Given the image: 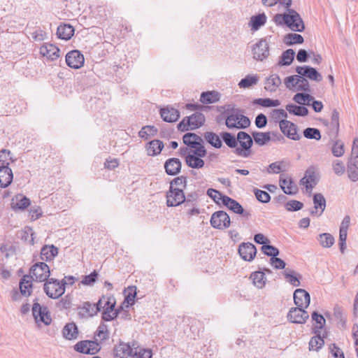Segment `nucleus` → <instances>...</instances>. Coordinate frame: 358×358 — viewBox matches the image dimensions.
I'll use <instances>...</instances> for the list:
<instances>
[{
  "mask_svg": "<svg viewBox=\"0 0 358 358\" xmlns=\"http://www.w3.org/2000/svg\"><path fill=\"white\" fill-rule=\"evenodd\" d=\"M288 13H278L273 17V21L277 25L287 26L292 31L302 32L305 25L300 15L294 9L287 10Z\"/></svg>",
  "mask_w": 358,
  "mask_h": 358,
  "instance_id": "f257e3e1",
  "label": "nucleus"
},
{
  "mask_svg": "<svg viewBox=\"0 0 358 358\" xmlns=\"http://www.w3.org/2000/svg\"><path fill=\"white\" fill-rule=\"evenodd\" d=\"M11 154L9 150H0V187L6 188L11 185L13 180V173L6 160Z\"/></svg>",
  "mask_w": 358,
  "mask_h": 358,
  "instance_id": "f03ea898",
  "label": "nucleus"
},
{
  "mask_svg": "<svg viewBox=\"0 0 358 358\" xmlns=\"http://www.w3.org/2000/svg\"><path fill=\"white\" fill-rule=\"evenodd\" d=\"M205 116L202 113L195 112L190 116L184 117L178 124V129L180 131L194 130L200 128L205 123Z\"/></svg>",
  "mask_w": 358,
  "mask_h": 358,
  "instance_id": "7ed1b4c3",
  "label": "nucleus"
},
{
  "mask_svg": "<svg viewBox=\"0 0 358 358\" xmlns=\"http://www.w3.org/2000/svg\"><path fill=\"white\" fill-rule=\"evenodd\" d=\"M238 144L234 153L240 157H248L252 154V147L253 145L252 136H250L247 132L241 131L238 132Z\"/></svg>",
  "mask_w": 358,
  "mask_h": 358,
  "instance_id": "20e7f679",
  "label": "nucleus"
},
{
  "mask_svg": "<svg viewBox=\"0 0 358 358\" xmlns=\"http://www.w3.org/2000/svg\"><path fill=\"white\" fill-rule=\"evenodd\" d=\"M67 282L64 280L61 281L55 278H49L44 283V292L51 299H58L65 292Z\"/></svg>",
  "mask_w": 358,
  "mask_h": 358,
  "instance_id": "39448f33",
  "label": "nucleus"
},
{
  "mask_svg": "<svg viewBox=\"0 0 358 358\" xmlns=\"http://www.w3.org/2000/svg\"><path fill=\"white\" fill-rule=\"evenodd\" d=\"M32 314L36 324L43 323L45 326L50 324L52 318L47 306L40 305L35 301L32 306Z\"/></svg>",
  "mask_w": 358,
  "mask_h": 358,
  "instance_id": "423d86ee",
  "label": "nucleus"
},
{
  "mask_svg": "<svg viewBox=\"0 0 358 358\" xmlns=\"http://www.w3.org/2000/svg\"><path fill=\"white\" fill-rule=\"evenodd\" d=\"M30 275L32 279L38 282H46L49 279L50 271L48 265L45 262L35 263L30 268Z\"/></svg>",
  "mask_w": 358,
  "mask_h": 358,
  "instance_id": "0eeeda50",
  "label": "nucleus"
},
{
  "mask_svg": "<svg viewBox=\"0 0 358 358\" xmlns=\"http://www.w3.org/2000/svg\"><path fill=\"white\" fill-rule=\"evenodd\" d=\"M166 198L168 207H176L185 201V194L182 188L169 187L166 193Z\"/></svg>",
  "mask_w": 358,
  "mask_h": 358,
  "instance_id": "6e6552de",
  "label": "nucleus"
},
{
  "mask_svg": "<svg viewBox=\"0 0 358 358\" xmlns=\"http://www.w3.org/2000/svg\"><path fill=\"white\" fill-rule=\"evenodd\" d=\"M210 223L216 229H225L230 227L229 215L224 210H217L211 215Z\"/></svg>",
  "mask_w": 358,
  "mask_h": 358,
  "instance_id": "1a4fd4ad",
  "label": "nucleus"
},
{
  "mask_svg": "<svg viewBox=\"0 0 358 358\" xmlns=\"http://www.w3.org/2000/svg\"><path fill=\"white\" fill-rule=\"evenodd\" d=\"M138 348V343L136 341L128 343L120 341V343L116 345L113 349L114 355L115 357L120 358L132 357L134 349Z\"/></svg>",
  "mask_w": 358,
  "mask_h": 358,
  "instance_id": "9d476101",
  "label": "nucleus"
},
{
  "mask_svg": "<svg viewBox=\"0 0 358 358\" xmlns=\"http://www.w3.org/2000/svg\"><path fill=\"white\" fill-rule=\"evenodd\" d=\"M253 58L258 61H263L269 55L268 43L266 38L260 39L252 46Z\"/></svg>",
  "mask_w": 358,
  "mask_h": 358,
  "instance_id": "9b49d317",
  "label": "nucleus"
},
{
  "mask_svg": "<svg viewBox=\"0 0 358 358\" xmlns=\"http://www.w3.org/2000/svg\"><path fill=\"white\" fill-rule=\"evenodd\" d=\"M280 129L282 133L288 138L299 141L301 138V135L297 133V126L287 120L282 119L279 122Z\"/></svg>",
  "mask_w": 358,
  "mask_h": 358,
  "instance_id": "f8f14e48",
  "label": "nucleus"
},
{
  "mask_svg": "<svg viewBox=\"0 0 358 358\" xmlns=\"http://www.w3.org/2000/svg\"><path fill=\"white\" fill-rule=\"evenodd\" d=\"M280 129L282 133L288 138L299 141L301 138V135L297 133V126L287 120L282 119L279 122Z\"/></svg>",
  "mask_w": 358,
  "mask_h": 358,
  "instance_id": "ddd939ff",
  "label": "nucleus"
},
{
  "mask_svg": "<svg viewBox=\"0 0 358 358\" xmlns=\"http://www.w3.org/2000/svg\"><path fill=\"white\" fill-rule=\"evenodd\" d=\"M306 308L294 307L290 308L287 313V320L292 323L304 324L309 318Z\"/></svg>",
  "mask_w": 358,
  "mask_h": 358,
  "instance_id": "4468645a",
  "label": "nucleus"
},
{
  "mask_svg": "<svg viewBox=\"0 0 358 358\" xmlns=\"http://www.w3.org/2000/svg\"><path fill=\"white\" fill-rule=\"evenodd\" d=\"M222 204L233 213L243 217L249 218L251 216V213L245 210L236 200L228 196H223Z\"/></svg>",
  "mask_w": 358,
  "mask_h": 358,
  "instance_id": "2eb2a0df",
  "label": "nucleus"
},
{
  "mask_svg": "<svg viewBox=\"0 0 358 358\" xmlns=\"http://www.w3.org/2000/svg\"><path fill=\"white\" fill-rule=\"evenodd\" d=\"M85 62V58L80 51L78 50H71L66 55V64L75 69L81 68Z\"/></svg>",
  "mask_w": 358,
  "mask_h": 358,
  "instance_id": "dca6fc26",
  "label": "nucleus"
},
{
  "mask_svg": "<svg viewBox=\"0 0 358 358\" xmlns=\"http://www.w3.org/2000/svg\"><path fill=\"white\" fill-rule=\"evenodd\" d=\"M238 252L244 261L252 262L256 256L257 248L252 243H242L238 246Z\"/></svg>",
  "mask_w": 358,
  "mask_h": 358,
  "instance_id": "f3484780",
  "label": "nucleus"
},
{
  "mask_svg": "<svg viewBox=\"0 0 358 358\" xmlns=\"http://www.w3.org/2000/svg\"><path fill=\"white\" fill-rule=\"evenodd\" d=\"M279 185L283 192L287 195L296 194L298 191V187L291 177L281 174L279 179Z\"/></svg>",
  "mask_w": 358,
  "mask_h": 358,
  "instance_id": "a211bd4d",
  "label": "nucleus"
},
{
  "mask_svg": "<svg viewBox=\"0 0 358 358\" xmlns=\"http://www.w3.org/2000/svg\"><path fill=\"white\" fill-rule=\"evenodd\" d=\"M295 71L298 74L311 80L320 82L322 80L321 74L315 68L310 66H298Z\"/></svg>",
  "mask_w": 358,
  "mask_h": 358,
  "instance_id": "6ab92c4d",
  "label": "nucleus"
},
{
  "mask_svg": "<svg viewBox=\"0 0 358 358\" xmlns=\"http://www.w3.org/2000/svg\"><path fill=\"white\" fill-rule=\"evenodd\" d=\"M294 302L296 307L308 308L310 302L309 293L303 289H296L294 292Z\"/></svg>",
  "mask_w": 358,
  "mask_h": 358,
  "instance_id": "aec40b11",
  "label": "nucleus"
},
{
  "mask_svg": "<svg viewBox=\"0 0 358 358\" xmlns=\"http://www.w3.org/2000/svg\"><path fill=\"white\" fill-rule=\"evenodd\" d=\"M313 204L314 207L310 211V214L312 216L320 217L322 215L326 208V199L322 194L316 193L313 195Z\"/></svg>",
  "mask_w": 358,
  "mask_h": 358,
  "instance_id": "412c9836",
  "label": "nucleus"
},
{
  "mask_svg": "<svg viewBox=\"0 0 358 358\" xmlns=\"http://www.w3.org/2000/svg\"><path fill=\"white\" fill-rule=\"evenodd\" d=\"M347 171L348 177L352 181L358 180V155H350L347 162Z\"/></svg>",
  "mask_w": 358,
  "mask_h": 358,
  "instance_id": "4be33fe9",
  "label": "nucleus"
},
{
  "mask_svg": "<svg viewBox=\"0 0 358 358\" xmlns=\"http://www.w3.org/2000/svg\"><path fill=\"white\" fill-rule=\"evenodd\" d=\"M339 130V113L337 109H334L331 117L330 127L329 131H327L329 138L333 139L338 138Z\"/></svg>",
  "mask_w": 358,
  "mask_h": 358,
  "instance_id": "5701e85b",
  "label": "nucleus"
},
{
  "mask_svg": "<svg viewBox=\"0 0 358 358\" xmlns=\"http://www.w3.org/2000/svg\"><path fill=\"white\" fill-rule=\"evenodd\" d=\"M165 172L169 176H176L178 175L182 168V163L178 158H169L164 163Z\"/></svg>",
  "mask_w": 358,
  "mask_h": 358,
  "instance_id": "b1692460",
  "label": "nucleus"
},
{
  "mask_svg": "<svg viewBox=\"0 0 358 358\" xmlns=\"http://www.w3.org/2000/svg\"><path fill=\"white\" fill-rule=\"evenodd\" d=\"M40 53L53 61L59 57V49L53 44L45 43L40 48Z\"/></svg>",
  "mask_w": 358,
  "mask_h": 358,
  "instance_id": "393cba45",
  "label": "nucleus"
},
{
  "mask_svg": "<svg viewBox=\"0 0 358 358\" xmlns=\"http://www.w3.org/2000/svg\"><path fill=\"white\" fill-rule=\"evenodd\" d=\"M162 120L166 122H175L180 117V112L173 107H165L160 110Z\"/></svg>",
  "mask_w": 358,
  "mask_h": 358,
  "instance_id": "a878e982",
  "label": "nucleus"
},
{
  "mask_svg": "<svg viewBox=\"0 0 358 358\" xmlns=\"http://www.w3.org/2000/svg\"><path fill=\"white\" fill-rule=\"evenodd\" d=\"M315 334L309 341V350L318 351L324 345V338L327 336V331L324 330L322 335L321 333H313Z\"/></svg>",
  "mask_w": 358,
  "mask_h": 358,
  "instance_id": "bb28decb",
  "label": "nucleus"
},
{
  "mask_svg": "<svg viewBox=\"0 0 358 358\" xmlns=\"http://www.w3.org/2000/svg\"><path fill=\"white\" fill-rule=\"evenodd\" d=\"M75 32L74 27L69 24H62L58 26L57 36L59 38L68 41L71 38Z\"/></svg>",
  "mask_w": 358,
  "mask_h": 358,
  "instance_id": "cd10ccee",
  "label": "nucleus"
},
{
  "mask_svg": "<svg viewBox=\"0 0 358 358\" xmlns=\"http://www.w3.org/2000/svg\"><path fill=\"white\" fill-rule=\"evenodd\" d=\"M163 141L154 139L146 144L145 148L149 156L155 157L159 155L164 148Z\"/></svg>",
  "mask_w": 358,
  "mask_h": 358,
  "instance_id": "c85d7f7f",
  "label": "nucleus"
},
{
  "mask_svg": "<svg viewBox=\"0 0 358 358\" xmlns=\"http://www.w3.org/2000/svg\"><path fill=\"white\" fill-rule=\"evenodd\" d=\"M58 255V248L54 245H45L41 250V259L43 261L50 262Z\"/></svg>",
  "mask_w": 358,
  "mask_h": 358,
  "instance_id": "c756f323",
  "label": "nucleus"
},
{
  "mask_svg": "<svg viewBox=\"0 0 358 358\" xmlns=\"http://www.w3.org/2000/svg\"><path fill=\"white\" fill-rule=\"evenodd\" d=\"M32 276L24 275L20 281V290L22 296H28L32 291Z\"/></svg>",
  "mask_w": 358,
  "mask_h": 358,
  "instance_id": "7c9ffc66",
  "label": "nucleus"
},
{
  "mask_svg": "<svg viewBox=\"0 0 358 358\" xmlns=\"http://www.w3.org/2000/svg\"><path fill=\"white\" fill-rule=\"evenodd\" d=\"M78 328L74 322L66 324L62 329V335L66 340L76 339L78 338Z\"/></svg>",
  "mask_w": 358,
  "mask_h": 358,
  "instance_id": "2f4dec72",
  "label": "nucleus"
},
{
  "mask_svg": "<svg viewBox=\"0 0 358 358\" xmlns=\"http://www.w3.org/2000/svg\"><path fill=\"white\" fill-rule=\"evenodd\" d=\"M252 136L253 143L259 146L266 145L271 141V132L252 131Z\"/></svg>",
  "mask_w": 358,
  "mask_h": 358,
  "instance_id": "473e14b6",
  "label": "nucleus"
},
{
  "mask_svg": "<svg viewBox=\"0 0 358 358\" xmlns=\"http://www.w3.org/2000/svg\"><path fill=\"white\" fill-rule=\"evenodd\" d=\"M182 141L185 145L190 148H196L199 143H203V140L199 135L188 132L182 136Z\"/></svg>",
  "mask_w": 358,
  "mask_h": 358,
  "instance_id": "72a5a7b5",
  "label": "nucleus"
},
{
  "mask_svg": "<svg viewBox=\"0 0 358 358\" xmlns=\"http://www.w3.org/2000/svg\"><path fill=\"white\" fill-rule=\"evenodd\" d=\"M281 84V79L278 74H272L266 78L264 89L270 92H275Z\"/></svg>",
  "mask_w": 358,
  "mask_h": 358,
  "instance_id": "f704fd0d",
  "label": "nucleus"
},
{
  "mask_svg": "<svg viewBox=\"0 0 358 358\" xmlns=\"http://www.w3.org/2000/svg\"><path fill=\"white\" fill-rule=\"evenodd\" d=\"M283 275L287 281L292 285L294 287H298L300 285V279L302 278L300 273L287 268L285 269Z\"/></svg>",
  "mask_w": 358,
  "mask_h": 358,
  "instance_id": "c9c22d12",
  "label": "nucleus"
},
{
  "mask_svg": "<svg viewBox=\"0 0 358 358\" xmlns=\"http://www.w3.org/2000/svg\"><path fill=\"white\" fill-rule=\"evenodd\" d=\"M220 94L217 91L203 92L200 96V101L204 104L213 103L220 100Z\"/></svg>",
  "mask_w": 358,
  "mask_h": 358,
  "instance_id": "e433bc0d",
  "label": "nucleus"
},
{
  "mask_svg": "<svg viewBox=\"0 0 358 358\" xmlns=\"http://www.w3.org/2000/svg\"><path fill=\"white\" fill-rule=\"evenodd\" d=\"M220 136L222 138V141H224L227 146L231 149H236V146L238 145V134L236 136L231 133L227 131H222L220 133Z\"/></svg>",
  "mask_w": 358,
  "mask_h": 358,
  "instance_id": "4c0bfd02",
  "label": "nucleus"
},
{
  "mask_svg": "<svg viewBox=\"0 0 358 358\" xmlns=\"http://www.w3.org/2000/svg\"><path fill=\"white\" fill-rule=\"evenodd\" d=\"M311 317L315 322L316 325L313 327V333H321L326 324V320L324 316L317 311H313L311 314Z\"/></svg>",
  "mask_w": 358,
  "mask_h": 358,
  "instance_id": "58836bf2",
  "label": "nucleus"
},
{
  "mask_svg": "<svg viewBox=\"0 0 358 358\" xmlns=\"http://www.w3.org/2000/svg\"><path fill=\"white\" fill-rule=\"evenodd\" d=\"M204 138L210 145H211V146L215 148L219 149L222 146V142L220 136L213 131L205 132Z\"/></svg>",
  "mask_w": 358,
  "mask_h": 358,
  "instance_id": "ea45409f",
  "label": "nucleus"
},
{
  "mask_svg": "<svg viewBox=\"0 0 358 358\" xmlns=\"http://www.w3.org/2000/svg\"><path fill=\"white\" fill-rule=\"evenodd\" d=\"M266 22V16L264 13H259L251 17L249 25L252 30L257 31Z\"/></svg>",
  "mask_w": 358,
  "mask_h": 358,
  "instance_id": "a19ab883",
  "label": "nucleus"
},
{
  "mask_svg": "<svg viewBox=\"0 0 358 358\" xmlns=\"http://www.w3.org/2000/svg\"><path fill=\"white\" fill-rule=\"evenodd\" d=\"M186 164L192 169H201L204 166V161L192 154H188L185 157Z\"/></svg>",
  "mask_w": 358,
  "mask_h": 358,
  "instance_id": "79ce46f5",
  "label": "nucleus"
},
{
  "mask_svg": "<svg viewBox=\"0 0 358 358\" xmlns=\"http://www.w3.org/2000/svg\"><path fill=\"white\" fill-rule=\"evenodd\" d=\"M285 108L289 113L296 116L304 117L308 114V108L303 106H297L293 103H289Z\"/></svg>",
  "mask_w": 358,
  "mask_h": 358,
  "instance_id": "37998d69",
  "label": "nucleus"
},
{
  "mask_svg": "<svg viewBox=\"0 0 358 358\" xmlns=\"http://www.w3.org/2000/svg\"><path fill=\"white\" fill-rule=\"evenodd\" d=\"M78 314L82 317H92L96 315V311H94V306L92 303L89 301L84 302L82 306H78Z\"/></svg>",
  "mask_w": 358,
  "mask_h": 358,
  "instance_id": "c03bdc74",
  "label": "nucleus"
},
{
  "mask_svg": "<svg viewBox=\"0 0 358 358\" xmlns=\"http://www.w3.org/2000/svg\"><path fill=\"white\" fill-rule=\"evenodd\" d=\"M332 142L331 152L334 157H342L345 153L344 143L337 138L330 139Z\"/></svg>",
  "mask_w": 358,
  "mask_h": 358,
  "instance_id": "a18cd8bd",
  "label": "nucleus"
},
{
  "mask_svg": "<svg viewBox=\"0 0 358 358\" xmlns=\"http://www.w3.org/2000/svg\"><path fill=\"white\" fill-rule=\"evenodd\" d=\"M300 182L301 183L303 184L306 183V189L307 191H308L309 189L311 190L313 188V185L310 184V182H313L314 185L316 184V176L315 171L310 169H308L306 171L305 177L301 178Z\"/></svg>",
  "mask_w": 358,
  "mask_h": 358,
  "instance_id": "49530a36",
  "label": "nucleus"
},
{
  "mask_svg": "<svg viewBox=\"0 0 358 358\" xmlns=\"http://www.w3.org/2000/svg\"><path fill=\"white\" fill-rule=\"evenodd\" d=\"M250 278L252 280L253 284L258 288H262L266 284L265 273L264 271H255L251 273Z\"/></svg>",
  "mask_w": 358,
  "mask_h": 358,
  "instance_id": "de8ad7c7",
  "label": "nucleus"
},
{
  "mask_svg": "<svg viewBox=\"0 0 358 358\" xmlns=\"http://www.w3.org/2000/svg\"><path fill=\"white\" fill-rule=\"evenodd\" d=\"M295 57V52L292 49H287L284 51L280 56L279 65L280 66H289L294 61Z\"/></svg>",
  "mask_w": 358,
  "mask_h": 358,
  "instance_id": "09e8293b",
  "label": "nucleus"
},
{
  "mask_svg": "<svg viewBox=\"0 0 358 358\" xmlns=\"http://www.w3.org/2000/svg\"><path fill=\"white\" fill-rule=\"evenodd\" d=\"M304 41L303 37L299 34L289 33L285 36L284 43L287 45L294 44H302Z\"/></svg>",
  "mask_w": 358,
  "mask_h": 358,
  "instance_id": "8fccbe9b",
  "label": "nucleus"
},
{
  "mask_svg": "<svg viewBox=\"0 0 358 358\" xmlns=\"http://www.w3.org/2000/svg\"><path fill=\"white\" fill-rule=\"evenodd\" d=\"M157 129L152 125H146L141 128V129L138 132L139 137L148 139L151 136H155L157 134Z\"/></svg>",
  "mask_w": 358,
  "mask_h": 358,
  "instance_id": "3c124183",
  "label": "nucleus"
},
{
  "mask_svg": "<svg viewBox=\"0 0 358 358\" xmlns=\"http://www.w3.org/2000/svg\"><path fill=\"white\" fill-rule=\"evenodd\" d=\"M317 240L320 242V245L323 248H326L331 247L335 242L334 236L329 233L320 234L317 238Z\"/></svg>",
  "mask_w": 358,
  "mask_h": 358,
  "instance_id": "603ef678",
  "label": "nucleus"
},
{
  "mask_svg": "<svg viewBox=\"0 0 358 358\" xmlns=\"http://www.w3.org/2000/svg\"><path fill=\"white\" fill-rule=\"evenodd\" d=\"M258 82V76L257 75H248L244 78L241 79L238 83L240 88H250Z\"/></svg>",
  "mask_w": 358,
  "mask_h": 358,
  "instance_id": "864d4df0",
  "label": "nucleus"
},
{
  "mask_svg": "<svg viewBox=\"0 0 358 358\" xmlns=\"http://www.w3.org/2000/svg\"><path fill=\"white\" fill-rule=\"evenodd\" d=\"M94 336L98 337L100 339L99 342L101 343L108 339L109 331L108 330V326L103 322H101L95 331Z\"/></svg>",
  "mask_w": 358,
  "mask_h": 358,
  "instance_id": "5fc2aeb1",
  "label": "nucleus"
},
{
  "mask_svg": "<svg viewBox=\"0 0 358 358\" xmlns=\"http://www.w3.org/2000/svg\"><path fill=\"white\" fill-rule=\"evenodd\" d=\"M293 100L299 104L306 103L308 106H310V101L313 100V96L308 93L299 92L294 96Z\"/></svg>",
  "mask_w": 358,
  "mask_h": 358,
  "instance_id": "6e6d98bb",
  "label": "nucleus"
},
{
  "mask_svg": "<svg viewBox=\"0 0 358 358\" xmlns=\"http://www.w3.org/2000/svg\"><path fill=\"white\" fill-rule=\"evenodd\" d=\"M303 136L308 139H315L319 141L321 139L320 131L316 128L308 127L303 130Z\"/></svg>",
  "mask_w": 358,
  "mask_h": 358,
  "instance_id": "4d7b16f0",
  "label": "nucleus"
},
{
  "mask_svg": "<svg viewBox=\"0 0 358 358\" xmlns=\"http://www.w3.org/2000/svg\"><path fill=\"white\" fill-rule=\"evenodd\" d=\"M86 341L88 350H90V352H88L89 355H94L101 350V343L98 339L86 340Z\"/></svg>",
  "mask_w": 358,
  "mask_h": 358,
  "instance_id": "13d9d810",
  "label": "nucleus"
},
{
  "mask_svg": "<svg viewBox=\"0 0 358 358\" xmlns=\"http://www.w3.org/2000/svg\"><path fill=\"white\" fill-rule=\"evenodd\" d=\"M284 161H279L271 163L269 164L268 168L267 169V172L268 173H279L282 171H285V165Z\"/></svg>",
  "mask_w": 358,
  "mask_h": 358,
  "instance_id": "bf43d9fd",
  "label": "nucleus"
},
{
  "mask_svg": "<svg viewBox=\"0 0 358 358\" xmlns=\"http://www.w3.org/2000/svg\"><path fill=\"white\" fill-rule=\"evenodd\" d=\"M199 195L196 192L187 193L185 196V201L182 203L185 208L196 206V203L199 200Z\"/></svg>",
  "mask_w": 358,
  "mask_h": 358,
  "instance_id": "052dcab7",
  "label": "nucleus"
},
{
  "mask_svg": "<svg viewBox=\"0 0 358 358\" xmlns=\"http://www.w3.org/2000/svg\"><path fill=\"white\" fill-rule=\"evenodd\" d=\"M237 112L238 117L237 122L238 129H246L249 127L251 123L250 119L247 116L241 113V110H237Z\"/></svg>",
  "mask_w": 358,
  "mask_h": 358,
  "instance_id": "680f3d73",
  "label": "nucleus"
},
{
  "mask_svg": "<svg viewBox=\"0 0 358 358\" xmlns=\"http://www.w3.org/2000/svg\"><path fill=\"white\" fill-rule=\"evenodd\" d=\"M152 352L150 349L145 348H136L134 350L132 357L134 358H152Z\"/></svg>",
  "mask_w": 358,
  "mask_h": 358,
  "instance_id": "e2e57ef3",
  "label": "nucleus"
},
{
  "mask_svg": "<svg viewBox=\"0 0 358 358\" xmlns=\"http://www.w3.org/2000/svg\"><path fill=\"white\" fill-rule=\"evenodd\" d=\"M261 250L265 255L271 257V258L278 256L280 254V251L276 247L269 244L262 245Z\"/></svg>",
  "mask_w": 358,
  "mask_h": 358,
  "instance_id": "0e129e2a",
  "label": "nucleus"
},
{
  "mask_svg": "<svg viewBox=\"0 0 358 358\" xmlns=\"http://www.w3.org/2000/svg\"><path fill=\"white\" fill-rule=\"evenodd\" d=\"M225 117V124L227 128L231 129H238V112L236 113H231V115L224 116Z\"/></svg>",
  "mask_w": 358,
  "mask_h": 358,
  "instance_id": "69168bd1",
  "label": "nucleus"
},
{
  "mask_svg": "<svg viewBox=\"0 0 358 358\" xmlns=\"http://www.w3.org/2000/svg\"><path fill=\"white\" fill-rule=\"evenodd\" d=\"M297 78H298L297 79V80H298L297 90L310 92V87L309 82L308 81L306 78L298 74Z\"/></svg>",
  "mask_w": 358,
  "mask_h": 358,
  "instance_id": "338daca9",
  "label": "nucleus"
},
{
  "mask_svg": "<svg viewBox=\"0 0 358 358\" xmlns=\"http://www.w3.org/2000/svg\"><path fill=\"white\" fill-rule=\"evenodd\" d=\"M187 183V176H181L173 178L170 182V187L185 189Z\"/></svg>",
  "mask_w": 358,
  "mask_h": 358,
  "instance_id": "774afa93",
  "label": "nucleus"
}]
</instances>
